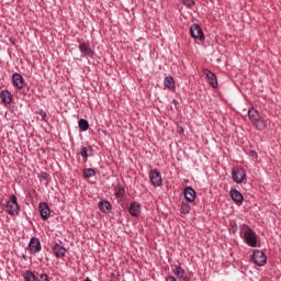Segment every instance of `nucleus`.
Returning <instances> with one entry per match:
<instances>
[{"mask_svg": "<svg viewBox=\"0 0 281 281\" xmlns=\"http://www.w3.org/2000/svg\"><path fill=\"white\" fill-rule=\"evenodd\" d=\"M240 231L244 234L243 238L248 247H258V234L249 225L244 224Z\"/></svg>", "mask_w": 281, "mask_h": 281, "instance_id": "1", "label": "nucleus"}, {"mask_svg": "<svg viewBox=\"0 0 281 281\" xmlns=\"http://www.w3.org/2000/svg\"><path fill=\"white\" fill-rule=\"evenodd\" d=\"M7 214L10 216H19V213L21 212V205H19V202L16 201V196L12 194L10 196V200L7 202Z\"/></svg>", "mask_w": 281, "mask_h": 281, "instance_id": "2", "label": "nucleus"}, {"mask_svg": "<svg viewBox=\"0 0 281 281\" xmlns=\"http://www.w3.org/2000/svg\"><path fill=\"white\" fill-rule=\"evenodd\" d=\"M231 175L234 183L240 184L243 181H247V172H245L243 167H233Z\"/></svg>", "mask_w": 281, "mask_h": 281, "instance_id": "3", "label": "nucleus"}, {"mask_svg": "<svg viewBox=\"0 0 281 281\" xmlns=\"http://www.w3.org/2000/svg\"><path fill=\"white\" fill-rule=\"evenodd\" d=\"M252 261L257 267H265L267 265V255L262 250H254L252 252Z\"/></svg>", "mask_w": 281, "mask_h": 281, "instance_id": "4", "label": "nucleus"}, {"mask_svg": "<svg viewBox=\"0 0 281 281\" xmlns=\"http://www.w3.org/2000/svg\"><path fill=\"white\" fill-rule=\"evenodd\" d=\"M190 34L192 38L198 41H205V34H203V29L199 24H192L190 26Z\"/></svg>", "mask_w": 281, "mask_h": 281, "instance_id": "5", "label": "nucleus"}, {"mask_svg": "<svg viewBox=\"0 0 281 281\" xmlns=\"http://www.w3.org/2000/svg\"><path fill=\"white\" fill-rule=\"evenodd\" d=\"M149 180L151 182V186L155 188H159L161 183H164V179L161 178V173L159 170L155 169L149 172Z\"/></svg>", "mask_w": 281, "mask_h": 281, "instance_id": "6", "label": "nucleus"}, {"mask_svg": "<svg viewBox=\"0 0 281 281\" xmlns=\"http://www.w3.org/2000/svg\"><path fill=\"white\" fill-rule=\"evenodd\" d=\"M79 52L81 54V58H93V49H91V45L89 43H80Z\"/></svg>", "mask_w": 281, "mask_h": 281, "instance_id": "7", "label": "nucleus"}, {"mask_svg": "<svg viewBox=\"0 0 281 281\" xmlns=\"http://www.w3.org/2000/svg\"><path fill=\"white\" fill-rule=\"evenodd\" d=\"M38 210L41 218L43 221H49V216H52V210L49 209V204H47V202H41L38 204Z\"/></svg>", "mask_w": 281, "mask_h": 281, "instance_id": "8", "label": "nucleus"}, {"mask_svg": "<svg viewBox=\"0 0 281 281\" xmlns=\"http://www.w3.org/2000/svg\"><path fill=\"white\" fill-rule=\"evenodd\" d=\"M27 247L31 254H41V250L43 249V247L41 246V239H38L37 237H32L29 241Z\"/></svg>", "mask_w": 281, "mask_h": 281, "instance_id": "9", "label": "nucleus"}, {"mask_svg": "<svg viewBox=\"0 0 281 281\" xmlns=\"http://www.w3.org/2000/svg\"><path fill=\"white\" fill-rule=\"evenodd\" d=\"M12 83H13V87H15V89L21 90L25 85V79L23 78V76H21V74L14 72L12 75Z\"/></svg>", "mask_w": 281, "mask_h": 281, "instance_id": "10", "label": "nucleus"}, {"mask_svg": "<svg viewBox=\"0 0 281 281\" xmlns=\"http://www.w3.org/2000/svg\"><path fill=\"white\" fill-rule=\"evenodd\" d=\"M183 194H184V199H186V201H188V203H194V201L196 199V191L194 190V188H192V187L184 188Z\"/></svg>", "mask_w": 281, "mask_h": 281, "instance_id": "11", "label": "nucleus"}, {"mask_svg": "<svg viewBox=\"0 0 281 281\" xmlns=\"http://www.w3.org/2000/svg\"><path fill=\"white\" fill-rule=\"evenodd\" d=\"M203 74L206 76L211 87H213V89H216L218 87V79H216V75H214V72L210 71L209 69H204Z\"/></svg>", "mask_w": 281, "mask_h": 281, "instance_id": "12", "label": "nucleus"}, {"mask_svg": "<svg viewBox=\"0 0 281 281\" xmlns=\"http://www.w3.org/2000/svg\"><path fill=\"white\" fill-rule=\"evenodd\" d=\"M53 254H54L55 258H65V254H67V248H65V246L56 243L53 246Z\"/></svg>", "mask_w": 281, "mask_h": 281, "instance_id": "13", "label": "nucleus"}, {"mask_svg": "<svg viewBox=\"0 0 281 281\" xmlns=\"http://www.w3.org/2000/svg\"><path fill=\"white\" fill-rule=\"evenodd\" d=\"M130 214L131 216H134V218H137L142 214V205L139 202H132L130 204Z\"/></svg>", "mask_w": 281, "mask_h": 281, "instance_id": "14", "label": "nucleus"}, {"mask_svg": "<svg viewBox=\"0 0 281 281\" xmlns=\"http://www.w3.org/2000/svg\"><path fill=\"white\" fill-rule=\"evenodd\" d=\"M171 271L179 281L186 277V270L181 267V263L171 266Z\"/></svg>", "mask_w": 281, "mask_h": 281, "instance_id": "15", "label": "nucleus"}, {"mask_svg": "<svg viewBox=\"0 0 281 281\" xmlns=\"http://www.w3.org/2000/svg\"><path fill=\"white\" fill-rule=\"evenodd\" d=\"M229 196L235 203H243L245 201V196L237 189H231Z\"/></svg>", "mask_w": 281, "mask_h": 281, "instance_id": "16", "label": "nucleus"}, {"mask_svg": "<svg viewBox=\"0 0 281 281\" xmlns=\"http://www.w3.org/2000/svg\"><path fill=\"white\" fill-rule=\"evenodd\" d=\"M99 210L103 212V214H111V211L113 210V205H111V202L101 200L99 201Z\"/></svg>", "mask_w": 281, "mask_h": 281, "instance_id": "17", "label": "nucleus"}, {"mask_svg": "<svg viewBox=\"0 0 281 281\" xmlns=\"http://www.w3.org/2000/svg\"><path fill=\"white\" fill-rule=\"evenodd\" d=\"M0 100L2 104H11L12 103V92L9 90L0 91Z\"/></svg>", "mask_w": 281, "mask_h": 281, "instance_id": "18", "label": "nucleus"}, {"mask_svg": "<svg viewBox=\"0 0 281 281\" xmlns=\"http://www.w3.org/2000/svg\"><path fill=\"white\" fill-rule=\"evenodd\" d=\"M251 124L257 131H265L267 128V120L262 119L261 116Z\"/></svg>", "mask_w": 281, "mask_h": 281, "instance_id": "19", "label": "nucleus"}, {"mask_svg": "<svg viewBox=\"0 0 281 281\" xmlns=\"http://www.w3.org/2000/svg\"><path fill=\"white\" fill-rule=\"evenodd\" d=\"M260 116H261L260 112H258L256 110V108H250L248 110V117H249L251 124H254L257 121V119H259Z\"/></svg>", "mask_w": 281, "mask_h": 281, "instance_id": "20", "label": "nucleus"}, {"mask_svg": "<svg viewBox=\"0 0 281 281\" xmlns=\"http://www.w3.org/2000/svg\"><path fill=\"white\" fill-rule=\"evenodd\" d=\"M78 126L82 132L89 131V121H87L86 119H80L78 121Z\"/></svg>", "mask_w": 281, "mask_h": 281, "instance_id": "21", "label": "nucleus"}, {"mask_svg": "<svg viewBox=\"0 0 281 281\" xmlns=\"http://www.w3.org/2000/svg\"><path fill=\"white\" fill-rule=\"evenodd\" d=\"M164 85L167 89H175V78L172 77H166L165 78V81H164Z\"/></svg>", "mask_w": 281, "mask_h": 281, "instance_id": "22", "label": "nucleus"}, {"mask_svg": "<svg viewBox=\"0 0 281 281\" xmlns=\"http://www.w3.org/2000/svg\"><path fill=\"white\" fill-rule=\"evenodd\" d=\"M126 194V189H124L121 184L117 186L115 189V196L116 199H122Z\"/></svg>", "mask_w": 281, "mask_h": 281, "instance_id": "23", "label": "nucleus"}, {"mask_svg": "<svg viewBox=\"0 0 281 281\" xmlns=\"http://www.w3.org/2000/svg\"><path fill=\"white\" fill-rule=\"evenodd\" d=\"M190 210H191L190 203L181 202V204H180V212H181V214H188L190 212Z\"/></svg>", "mask_w": 281, "mask_h": 281, "instance_id": "24", "label": "nucleus"}, {"mask_svg": "<svg viewBox=\"0 0 281 281\" xmlns=\"http://www.w3.org/2000/svg\"><path fill=\"white\" fill-rule=\"evenodd\" d=\"M24 280L25 281H36V276L34 274V272H32V270H26L24 273Z\"/></svg>", "mask_w": 281, "mask_h": 281, "instance_id": "25", "label": "nucleus"}, {"mask_svg": "<svg viewBox=\"0 0 281 281\" xmlns=\"http://www.w3.org/2000/svg\"><path fill=\"white\" fill-rule=\"evenodd\" d=\"M79 154L82 157V159H85V161H88V159H89V149L87 147L81 146Z\"/></svg>", "mask_w": 281, "mask_h": 281, "instance_id": "26", "label": "nucleus"}, {"mask_svg": "<svg viewBox=\"0 0 281 281\" xmlns=\"http://www.w3.org/2000/svg\"><path fill=\"white\" fill-rule=\"evenodd\" d=\"M83 177H85V179H91V177H95V170H93L91 168L85 169Z\"/></svg>", "mask_w": 281, "mask_h": 281, "instance_id": "27", "label": "nucleus"}, {"mask_svg": "<svg viewBox=\"0 0 281 281\" xmlns=\"http://www.w3.org/2000/svg\"><path fill=\"white\" fill-rule=\"evenodd\" d=\"M183 5H186L187 8H194L195 3L194 0H181Z\"/></svg>", "mask_w": 281, "mask_h": 281, "instance_id": "28", "label": "nucleus"}, {"mask_svg": "<svg viewBox=\"0 0 281 281\" xmlns=\"http://www.w3.org/2000/svg\"><path fill=\"white\" fill-rule=\"evenodd\" d=\"M41 181H49V173L43 171L41 173Z\"/></svg>", "mask_w": 281, "mask_h": 281, "instance_id": "29", "label": "nucleus"}, {"mask_svg": "<svg viewBox=\"0 0 281 281\" xmlns=\"http://www.w3.org/2000/svg\"><path fill=\"white\" fill-rule=\"evenodd\" d=\"M38 115L42 117V120H45L47 117V112L41 109L38 110Z\"/></svg>", "mask_w": 281, "mask_h": 281, "instance_id": "30", "label": "nucleus"}, {"mask_svg": "<svg viewBox=\"0 0 281 281\" xmlns=\"http://www.w3.org/2000/svg\"><path fill=\"white\" fill-rule=\"evenodd\" d=\"M40 281H50V280H49V276H47V274H45V273H42V274L40 276Z\"/></svg>", "mask_w": 281, "mask_h": 281, "instance_id": "31", "label": "nucleus"}, {"mask_svg": "<svg viewBox=\"0 0 281 281\" xmlns=\"http://www.w3.org/2000/svg\"><path fill=\"white\" fill-rule=\"evenodd\" d=\"M172 104H175V106H177L179 104V101L177 99H173Z\"/></svg>", "mask_w": 281, "mask_h": 281, "instance_id": "32", "label": "nucleus"}, {"mask_svg": "<svg viewBox=\"0 0 281 281\" xmlns=\"http://www.w3.org/2000/svg\"><path fill=\"white\" fill-rule=\"evenodd\" d=\"M233 229H234V232H238V226L236 225V223H234Z\"/></svg>", "mask_w": 281, "mask_h": 281, "instance_id": "33", "label": "nucleus"}, {"mask_svg": "<svg viewBox=\"0 0 281 281\" xmlns=\"http://www.w3.org/2000/svg\"><path fill=\"white\" fill-rule=\"evenodd\" d=\"M251 157H258V153L251 151Z\"/></svg>", "mask_w": 281, "mask_h": 281, "instance_id": "34", "label": "nucleus"}, {"mask_svg": "<svg viewBox=\"0 0 281 281\" xmlns=\"http://www.w3.org/2000/svg\"><path fill=\"white\" fill-rule=\"evenodd\" d=\"M89 150H93V148H91V146L89 147Z\"/></svg>", "mask_w": 281, "mask_h": 281, "instance_id": "35", "label": "nucleus"}]
</instances>
